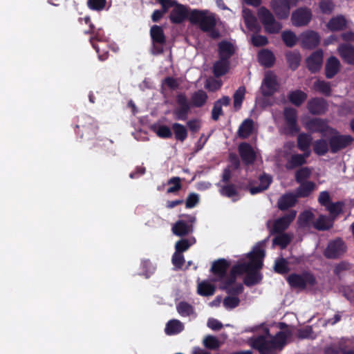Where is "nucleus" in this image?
<instances>
[{
    "label": "nucleus",
    "mask_w": 354,
    "mask_h": 354,
    "mask_svg": "<svg viewBox=\"0 0 354 354\" xmlns=\"http://www.w3.org/2000/svg\"><path fill=\"white\" fill-rule=\"evenodd\" d=\"M265 256L264 250L260 247H255L252 252L248 253V262H243L234 266L228 277L231 282H236V277L243 273H247L244 279V283L247 286H252L260 282L261 275L258 272L261 269L263 263L262 259Z\"/></svg>",
    "instance_id": "f257e3e1"
},
{
    "label": "nucleus",
    "mask_w": 354,
    "mask_h": 354,
    "mask_svg": "<svg viewBox=\"0 0 354 354\" xmlns=\"http://www.w3.org/2000/svg\"><path fill=\"white\" fill-rule=\"evenodd\" d=\"M260 330L261 332L257 335L250 337L248 342L250 346L258 350L261 354H273L275 350H281L286 344L287 337L284 332L280 331L272 336L270 334L267 328L257 326L251 330Z\"/></svg>",
    "instance_id": "f03ea898"
},
{
    "label": "nucleus",
    "mask_w": 354,
    "mask_h": 354,
    "mask_svg": "<svg viewBox=\"0 0 354 354\" xmlns=\"http://www.w3.org/2000/svg\"><path fill=\"white\" fill-rule=\"evenodd\" d=\"M230 266V262L223 259V290L227 295L223 299V304L227 309H233L239 305V295L243 292L244 288L241 283L231 282L228 277H225V270Z\"/></svg>",
    "instance_id": "7ed1b4c3"
},
{
    "label": "nucleus",
    "mask_w": 354,
    "mask_h": 354,
    "mask_svg": "<svg viewBox=\"0 0 354 354\" xmlns=\"http://www.w3.org/2000/svg\"><path fill=\"white\" fill-rule=\"evenodd\" d=\"M189 21L192 24L198 26L203 32L212 30L216 24L214 15L207 10H192L189 12Z\"/></svg>",
    "instance_id": "20e7f679"
},
{
    "label": "nucleus",
    "mask_w": 354,
    "mask_h": 354,
    "mask_svg": "<svg viewBox=\"0 0 354 354\" xmlns=\"http://www.w3.org/2000/svg\"><path fill=\"white\" fill-rule=\"evenodd\" d=\"M77 129V133L81 138L85 137L90 139L96 136L98 131V126L93 118L83 114L77 118V124L75 126Z\"/></svg>",
    "instance_id": "39448f33"
},
{
    "label": "nucleus",
    "mask_w": 354,
    "mask_h": 354,
    "mask_svg": "<svg viewBox=\"0 0 354 354\" xmlns=\"http://www.w3.org/2000/svg\"><path fill=\"white\" fill-rule=\"evenodd\" d=\"M258 17L263 25L265 31L269 34L278 33L282 28L281 23L277 21L272 13L266 8L261 7L258 10Z\"/></svg>",
    "instance_id": "423d86ee"
},
{
    "label": "nucleus",
    "mask_w": 354,
    "mask_h": 354,
    "mask_svg": "<svg viewBox=\"0 0 354 354\" xmlns=\"http://www.w3.org/2000/svg\"><path fill=\"white\" fill-rule=\"evenodd\" d=\"M150 37L152 41V53L160 55L163 53V46L166 43V37L163 28L158 25H153L150 29Z\"/></svg>",
    "instance_id": "0eeeda50"
},
{
    "label": "nucleus",
    "mask_w": 354,
    "mask_h": 354,
    "mask_svg": "<svg viewBox=\"0 0 354 354\" xmlns=\"http://www.w3.org/2000/svg\"><path fill=\"white\" fill-rule=\"evenodd\" d=\"M185 219L178 220L172 227L174 234L178 236L188 235L193 232V223L196 221V216L194 215H183Z\"/></svg>",
    "instance_id": "6e6552de"
},
{
    "label": "nucleus",
    "mask_w": 354,
    "mask_h": 354,
    "mask_svg": "<svg viewBox=\"0 0 354 354\" xmlns=\"http://www.w3.org/2000/svg\"><path fill=\"white\" fill-rule=\"evenodd\" d=\"M287 280L291 287L299 289H304L307 286H314L315 283V278L309 272L291 274Z\"/></svg>",
    "instance_id": "1a4fd4ad"
},
{
    "label": "nucleus",
    "mask_w": 354,
    "mask_h": 354,
    "mask_svg": "<svg viewBox=\"0 0 354 354\" xmlns=\"http://www.w3.org/2000/svg\"><path fill=\"white\" fill-rule=\"evenodd\" d=\"M297 0H272L270 8L279 19H287L291 6H296Z\"/></svg>",
    "instance_id": "9d476101"
},
{
    "label": "nucleus",
    "mask_w": 354,
    "mask_h": 354,
    "mask_svg": "<svg viewBox=\"0 0 354 354\" xmlns=\"http://www.w3.org/2000/svg\"><path fill=\"white\" fill-rule=\"evenodd\" d=\"M176 102L178 105L174 111L175 118L178 120L185 121L187 119L192 106L188 102L185 93H179L176 96Z\"/></svg>",
    "instance_id": "9b49d317"
},
{
    "label": "nucleus",
    "mask_w": 354,
    "mask_h": 354,
    "mask_svg": "<svg viewBox=\"0 0 354 354\" xmlns=\"http://www.w3.org/2000/svg\"><path fill=\"white\" fill-rule=\"evenodd\" d=\"M283 117L286 124V133L295 135L299 131L296 109L292 107L285 108L283 110Z\"/></svg>",
    "instance_id": "f8f14e48"
},
{
    "label": "nucleus",
    "mask_w": 354,
    "mask_h": 354,
    "mask_svg": "<svg viewBox=\"0 0 354 354\" xmlns=\"http://www.w3.org/2000/svg\"><path fill=\"white\" fill-rule=\"evenodd\" d=\"M346 251V246L341 239H335L328 243L324 251L327 259H337L343 255Z\"/></svg>",
    "instance_id": "ddd939ff"
},
{
    "label": "nucleus",
    "mask_w": 354,
    "mask_h": 354,
    "mask_svg": "<svg viewBox=\"0 0 354 354\" xmlns=\"http://www.w3.org/2000/svg\"><path fill=\"white\" fill-rule=\"evenodd\" d=\"M353 141V138L348 135L334 134L329 140L330 151L337 153L339 150L350 145Z\"/></svg>",
    "instance_id": "4468645a"
},
{
    "label": "nucleus",
    "mask_w": 354,
    "mask_h": 354,
    "mask_svg": "<svg viewBox=\"0 0 354 354\" xmlns=\"http://www.w3.org/2000/svg\"><path fill=\"white\" fill-rule=\"evenodd\" d=\"M312 18V12L307 8H299L294 11L291 16L292 23L294 26L300 27L306 26Z\"/></svg>",
    "instance_id": "2eb2a0df"
},
{
    "label": "nucleus",
    "mask_w": 354,
    "mask_h": 354,
    "mask_svg": "<svg viewBox=\"0 0 354 354\" xmlns=\"http://www.w3.org/2000/svg\"><path fill=\"white\" fill-rule=\"evenodd\" d=\"M277 89V76L272 72H267L261 86V93L264 96H270Z\"/></svg>",
    "instance_id": "dca6fc26"
},
{
    "label": "nucleus",
    "mask_w": 354,
    "mask_h": 354,
    "mask_svg": "<svg viewBox=\"0 0 354 354\" xmlns=\"http://www.w3.org/2000/svg\"><path fill=\"white\" fill-rule=\"evenodd\" d=\"M175 8L171 11L169 19L174 24H180L185 19H189V12L186 6L174 2Z\"/></svg>",
    "instance_id": "f3484780"
},
{
    "label": "nucleus",
    "mask_w": 354,
    "mask_h": 354,
    "mask_svg": "<svg viewBox=\"0 0 354 354\" xmlns=\"http://www.w3.org/2000/svg\"><path fill=\"white\" fill-rule=\"evenodd\" d=\"M223 75L228 73L230 69L231 62L229 59L235 53V47L233 44L223 41Z\"/></svg>",
    "instance_id": "a211bd4d"
},
{
    "label": "nucleus",
    "mask_w": 354,
    "mask_h": 354,
    "mask_svg": "<svg viewBox=\"0 0 354 354\" xmlns=\"http://www.w3.org/2000/svg\"><path fill=\"white\" fill-rule=\"evenodd\" d=\"M296 211L291 210L283 216L274 221L273 224V232H283L286 230L296 216Z\"/></svg>",
    "instance_id": "6ab92c4d"
},
{
    "label": "nucleus",
    "mask_w": 354,
    "mask_h": 354,
    "mask_svg": "<svg viewBox=\"0 0 354 354\" xmlns=\"http://www.w3.org/2000/svg\"><path fill=\"white\" fill-rule=\"evenodd\" d=\"M301 41L303 47L306 48H313L319 44L320 37L316 32L309 30L301 35Z\"/></svg>",
    "instance_id": "aec40b11"
},
{
    "label": "nucleus",
    "mask_w": 354,
    "mask_h": 354,
    "mask_svg": "<svg viewBox=\"0 0 354 354\" xmlns=\"http://www.w3.org/2000/svg\"><path fill=\"white\" fill-rule=\"evenodd\" d=\"M323 62V52L317 50L306 59L307 67L312 73L319 71Z\"/></svg>",
    "instance_id": "412c9836"
},
{
    "label": "nucleus",
    "mask_w": 354,
    "mask_h": 354,
    "mask_svg": "<svg viewBox=\"0 0 354 354\" xmlns=\"http://www.w3.org/2000/svg\"><path fill=\"white\" fill-rule=\"evenodd\" d=\"M307 107L312 114L320 115L327 110V104L322 98H314L308 102Z\"/></svg>",
    "instance_id": "4be33fe9"
},
{
    "label": "nucleus",
    "mask_w": 354,
    "mask_h": 354,
    "mask_svg": "<svg viewBox=\"0 0 354 354\" xmlns=\"http://www.w3.org/2000/svg\"><path fill=\"white\" fill-rule=\"evenodd\" d=\"M239 151L243 161L245 164H251L254 161L256 154L249 144L241 143L239 147Z\"/></svg>",
    "instance_id": "5701e85b"
},
{
    "label": "nucleus",
    "mask_w": 354,
    "mask_h": 354,
    "mask_svg": "<svg viewBox=\"0 0 354 354\" xmlns=\"http://www.w3.org/2000/svg\"><path fill=\"white\" fill-rule=\"evenodd\" d=\"M338 52L345 62L349 64H354V46L343 44L339 46Z\"/></svg>",
    "instance_id": "b1692460"
},
{
    "label": "nucleus",
    "mask_w": 354,
    "mask_h": 354,
    "mask_svg": "<svg viewBox=\"0 0 354 354\" xmlns=\"http://www.w3.org/2000/svg\"><path fill=\"white\" fill-rule=\"evenodd\" d=\"M162 6V10H155L151 15V19L153 22L160 21L163 15L169 10V9L174 6V2L171 0H156Z\"/></svg>",
    "instance_id": "393cba45"
},
{
    "label": "nucleus",
    "mask_w": 354,
    "mask_h": 354,
    "mask_svg": "<svg viewBox=\"0 0 354 354\" xmlns=\"http://www.w3.org/2000/svg\"><path fill=\"white\" fill-rule=\"evenodd\" d=\"M310 152L304 153V154L292 155L286 164L287 169H293L296 167L303 165L306 163V159L309 156Z\"/></svg>",
    "instance_id": "a878e982"
},
{
    "label": "nucleus",
    "mask_w": 354,
    "mask_h": 354,
    "mask_svg": "<svg viewBox=\"0 0 354 354\" xmlns=\"http://www.w3.org/2000/svg\"><path fill=\"white\" fill-rule=\"evenodd\" d=\"M297 198L298 197L295 193H288L283 195L277 202L279 209L285 210L294 206L297 201Z\"/></svg>",
    "instance_id": "bb28decb"
},
{
    "label": "nucleus",
    "mask_w": 354,
    "mask_h": 354,
    "mask_svg": "<svg viewBox=\"0 0 354 354\" xmlns=\"http://www.w3.org/2000/svg\"><path fill=\"white\" fill-rule=\"evenodd\" d=\"M207 93L202 89L194 91L190 97V105L193 107L201 108L203 106L207 100Z\"/></svg>",
    "instance_id": "cd10ccee"
},
{
    "label": "nucleus",
    "mask_w": 354,
    "mask_h": 354,
    "mask_svg": "<svg viewBox=\"0 0 354 354\" xmlns=\"http://www.w3.org/2000/svg\"><path fill=\"white\" fill-rule=\"evenodd\" d=\"M339 61L335 57H330L325 66L326 76L327 78H333L339 70Z\"/></svg>",
    "instance_id": "c85d7f7f"
},
{
    "label": "nucleus",
    "mask_w": 354,
    "mask_h": 354,
    "mask_svg": "<svg viewBox=\"0 0 354 354\" xmlns=\"http://www.w3.org/2000/svg\"><path fill=\"white\" fill-rule=\"evenodd\" d=\"M299 183L300 185L295 192L298 198L307 197L315 189V184L312 181H304Z\"/></svg>",
    "instance_id": "c756f323"
},
{
    "label": "nucleus",
    "mask_w": 354,
    "mask_h": 354,
    "mask_svg": "<svg viewBox=\"0 0 354 354\" xmlns=\"http://www.w3.org/2000/svg\"><path fill=\"white\" fill-rule=\"evenodd\" d=\"M333 220L330 217L320 215L313 223V227L320 231L328 230L333 227Z\"/></svg>",
    "instance_id": "7c9ffc66"
},
{
    "label": "nucleus",
    "mask_w": 354,
    "mask_h": 354,
    "mask_svg": "<svg viewBox=\"0 0 354 354\" xmlns=\"http://www.w3.org/2000/svg\"><path fill=\"white\" fill-rule=\"evenodd\" d=\"M243 17L247 27L250 30L257 31L260 29V26L257 23L256 17L252 15L250 10L243 9Z\"/></svg>",
    "instance_id": "2f4dec72"
},
{
    "label": "nucleus",
    "mask_w": 354,
    "mask_h": 354,
    "mask_svg": "<svg viewBox=\"0 0 354 354\" xmlns=\"http://www.w3.org/2000/svg\"><path fill=\"white\" fill-rule=\"evenodd\" d=\"M260 183L257 186H251L250 187V192L252 194H256L267 189L272 181L271 176L268 175H263L259 178Z\"/></svg>",
    "instance_id": "473e14b6"
},
{
    "label": "nucleus",
    "mask_w": 354,
    "mask_h": 354,
    "mask_svg": "<svg viewBox=\"0 0 354 354\" xmlns=\"http://www.w3.org/2000/svg\"><path fill=\"white\" fill-rule=\"evenodd\" d=\"M183 329V324L179 320L172 319L167 323L165 332L168 335H172L180 333Z\"/></svg>",
    "instance_id": "72a5a7b5"
},
{
    "label": "nucleus",
    "mask_w": 354,
    "mask_h": 354,
    "mask_svg": "<svg viewBox=\"0 0 354 354\" xmlns=\"http://www.w3.org/2000/svg\"><path fill=\"white\" fill-rule=\"evenodd\" d=\"M216 290V286L209 281L205 280L198 284L197 292L202 296L213 295Z\"/></svg>",
    "instance_id": "f704fd0d"
},
{
    "label": "nucleus",
    "mask_w": 354,
    "mask_h": 354,
    "mask_svg": "<svg viewBox=\"0 0 354 354\" xmlns=\"http://www.w3.org/2000/svg\"><path fill=\"white\" fill-rule=\"evenodd\" d=\"M313 89L326 96L331 95V85L328 82L317 80L313 84Z\"/></svg>",
    "instance_id": "c9c22d12"
},
{
    "label": "nucleus",
    "mask_w": 354,
    "mask_h": 354,
    "mask_svg": "<svg viewBox=\"0 0 354 354\" xmlns=\"http://www.w3.org/2000/svg\"><path fill=\"white\" fill-rule=\"evenodd\" d=\"M288 97L292 104L299 106L306 100L307 95L301 90H296L290 92Z\"/></svg>",
    "instance_id": "e433bc0d"
},
{
    "label": "nucleus",
    "mask_w": 354,
    "mask_h": 354,
    "mask_svg": "<svg viewBox=\"0 0 354 354\" xmlns=\"http://www.w3.org/2000/svg\"><path fill=\"white\" fill-rule=\"evenodd\" d=\"M172 129L174 131L175 139L181 142H184L188 135L186 127L180 123H174L172 124Z\"/></svg>",
    "instance_id": "4c0bfd02"
},
{
    "label": "nucleus",
    "mask_w": 354,
    "mask_h": 354,
    "mask_svg": "<svg viewBox=\"0 0 354 354\" xmlns=\"http://www.w3.org/2000/svg\"><path fill=\"white\" fill-rule=\"evenodd\" d=\"M312 137L310 135L306 133H301L297 137V146L299 149L304 153L309 151V147L312 142Z\"/></svg>",
    "instance_id": "58836bf2"
},
{
    "label": "nucleus",
    "mask_w": 354,
    "mask_h": 354,
    "mask_svg": "<svg viewBox=\"0 0 354 354\" xmlns=\"http://www.w3.org/2000/svg\"><path fill=\"white\" fill-rule=\"evenodd\" d=\"M259 61L266 67H270L274 62V57L272 53L268 50H262L259 53Z\"/></svg>",
    "instance_id": "ea45409f"
},
{
    "label": "nucleus",
    "mask_w": 354,
    "mask_h": 354,
    "mask_svg": "<svg viewBox=\"0 0 354 354\" xmlns=\"http://www.w3.org/2000/svg\"><path fill=\"white\" fill-rule=\"evenodd\" d=\"M277 234L272 240L273 245H277L281 247V248H285L291 241L292 236L283 232H278Z\"/></svg>",
    "instance_id": "a19ab883"
},
{
    "label": "nucleus",
    "mask_w": 354,
    "mask_h": 354,
    "mask_svg": "<svg viewBox=\"0 0 354 354\" xmlns=\"http://www.w3.org/2000/svg\"><path fill=\"white\" fill-rule=\"evenodd\" d=\"M203 345L207 351H214L220 347V342L216 337L207 335L203 340Z\"/></svg>",
    "instance_id": "79ce46f5"
},
{
    "label": "nucleus",
    "mask_w": 354,
    "mask_h": 354,
    "mask_svg": "<svg viewBox=\"0 0 354 354\" xmlns=\"http://www.w3.org/2000/svg\"><path fill=\"white\" fill-rule=\"evenodd\" d=\"M106 39L104 31L101 28H95L93 36H91L89 41L96 53H99V46L95 41H104Z\"/></svg>",
    "instance_id": "37998d69"
},
{
    "label": "nucleus",
    "mask_w": 354,
    "mask_h": 354,
    "mask_svg": "<svg viewBox=\"0 0 354 354\" xmlns=\"http://www.w3.org/2000/svg\"><path fill=\"white\" fill-rule=\"evenodd\" d=\"M344 206V203L342 201H337L336 203L331 202L326 209L330 213V217L334 219L342 212V208Z\"/></svg>",
    "instance_id": "c03bdc74"
},
{
    "label": "nucleus",
    "mask_w": 354,
    "mask_h": 354,
    "mask_svg": "<svg viewBox=\"0 0 354 354\" xmlns=\"http://www.w3.org/2000/svg\"><path fill=\"white\" fill-rule=\"evenodd\" d=\"M253 129V121L251 119L245 120L240 125L239 134L240 137L246 138L250 135Z\"/></svg>",
    "instance_id": "a18cd8bd"
},
{
    "label": "nucleus",
    "mask_w": 354,
    "mask_h": 354,
    "mask_svg": "<svg viewBox=\"0 0 354 354\" xmlns=\"http://www.w3.org/2000/svg\"><path fill=\"white\" fill-rule=\"evenodd\" d=\"M308 127L313 131L324 132L328 129V127L324 120L319 118L311 120L308 123Z\"/></svg>",
    "instance_id": "49530a36"
},
{
    "label": "nucleus",
    "mask_w": 354,
    "mask_h": 354,
    "mask_svg": "<svg viewBox=\"0 0 354 354\" xmlns=\"http://www.w3.org/2000/svg\"><path fill=\"white\" fill-rule=\"evenodd\" d=\"M286 59L289 66L295 70L300 64L301 55L297 51L288 52L286 53Z\"/></svg>",
    "instance_id": "de8ad7c7"
},
{
    "label": "nucleus",
    "mask_w": 354,
    "mask_h": 354,
    "mask_svg": "<svg viewBox=\"0 0 354 354\" xmlns=\"http://www.w3.org/2000/svg\"><path fill=\"white\" fill-rule=\"evenodd\" d=\"M314 218V214L310 211H305L300 214L298 223L302 227H310Z\"/></svg>",
    "instance_id": "09e8293b"
},
{
    "label": "nucleus",
    "mask_w": 354,
    "mask_h": 354,
    "mask_svg": "<svg viewBox=\"0 0 354 354\" xmlns=\"http://www.w3.org/2000/svg\"><path fill=\"white\" fill-rule=\"evenodd\" d=\"M167 185H170L167 189V194H174L182 189L181 179L178 176H174L169 179Z\"/></svg>",
    "instance_id": "8fccbe9b"
},
{
    "label": "nucleus",
    "mask_w": 354,
    "mask_h": 354,
    "mask_svg": "<svg viewBox=\"0 0 354 354\" xmlns=\"http://www.w3.org/2000/svg\"><path fill=\"white\" fill-rule=\"evenodd\" d=\"M346 26V20L342 16L331 19L328 23V28L331 30H339Z\"/></svg>",
    "instance_id": "3c124183"
},
{
    "label": "nucleus",
    "mask_w": 354,
    "mask_h": 354,
    "mask_svg": "<svg viewBox=\"0 0 354 354\" xmlns=\"http://www.w3.org/2000/svg\"><path fill=\"white\" fill-rule=\"evenodd\" d=\"M329 147L326 140L320 139L314 142L313 150L317 155L322 156L328 152Z\"/></svg>",
    "instance_id": "603ef678"
},
{
    "label": "nucleus",
    "mask_w": 354,
    "mask_h": 354,
    "mask_svg": "<svg viewBox=\"0 0 354 354\" xmlns=\"http://www.w3.org/2000/svg\"><path fill=\"white\" fill-rule=\"evenodd\" d=\"M217 53L218 59L213 65L212 73L214 77L219 78L221 77V41L217 44Z\"/></svg>",
    "instance_id": "864d4df0"
},
{
    "label": "nucleus",
    "mask_w": 354,
    "mask_h": 354,
    "mask_svg": "<svg viewBox=\"0 0 354 354\" xmlns=\"http://www.w3.org/2000/svg\"><path fill=\"white\" fill-rule=\"evenodd\" d=\"M274 270L279 274H286L289 272L288 262L286 259L281 258L275 261Z\"/></svg>",
    "instance_id": "5fc2aeb1"
},
{
    "label": "nucleus",
    "mask_w": 354,
    "mask_h": 354,
    "mask_svg": "<svg viewBox=\"0 0 354 354\" xmlns=\"http://www.w3.org/2000/svg\"><path fill=\"white\" fill-rule=\"evenodd\" d=\"M176 308L178 313L183 317L189 316L194 312L192 306L185 301H180Z\"/></svg>",
    "instance_id": "6e6d98bb"
},
{
    "label": "nucleus",
    "mask_w": 354,
    "mask_h": 354,
    "mask_svg": "<svg viewBox=\"0 0 354 354\" xmlns=\"http://www.w3.org/2000/svg\"><path fill=\"white\" fill-rule=\"evenodd\" d=\"M281 37L283 42L288 47L294 46L297 41V38L294 32L292 31H284L281 34Z\"/></svg>",
    "instance_id": "4d7b16f0"
},
{
    "label": "nucleus",
    "mask_w": 354,
    "mask_h": 354,
    "mask_svg": "<svg viewBox=\"0 0 354 354\" xmlns=\"http://www.w3.org/2000/svg\"><path fill=\"white\" fill-rule=\"evenodd\" d=\"M245 89L244 87H239L234 94V107L235 110L241 108L243 100L244 98Z\"/></svg>",
    "instance_id": "13d9d810"
},
{
    "label": "nucleus",
    "mask_w": 354,
    "mask_h": 354,
    "mask_svg": "<svg viewBox=\"0 0 354 354\" xmlns=\"http://www.w3.org/2000/svg\"><path fill=\"white\" fill-rule=\"evenodd\" d=\"M312 173V170L308 167H302L295 173V180L297 183L306 181Z\"/></svg>",
    "instance_id": "bf43d9fd"
},
{
    "label": "nucleus",
    "mask_w": 354,
    "mask_h": 354,
    "mask_svg": "<svg viewBox=\"0 0 354 354\" xmlns=\"http://www.w3.org/2000/svg\"><path fill=\"white\" fill-rule=\"evenodd\" d=\"M210 272L215 276L214 279L212 281H219L221 279V259L216 260L212 266Z\"/></svg>",
    "instance_id": "052dcab7"
},
{
    "label": "nucleus",
    "mask_w": 354,
    "mask_h": 354,
    "mask_svg": "<svg viewBox=\"0 0 354 354\" xmlns=\"http://www.w3.org/2000/svg\"><path fill=\"white\" fill-rule=\"evenodd\" d=\"M200 201L199 195L196 193L192 192L188 194L185 203L187 209H191L196 207Z\"/></svg>",
    "instance_id": "680f3d73"
},
{
    "label": "nucleus",
    "mask_w": 354,
    "mask_h": 354,
    "mask_svg": "<svg viewBox=\"0 0 354 354\" xmlns=\"http://www.w3.org/2000/svg\"><path fill=\"white\" fill-rule=\"evenodd\" d=\"M221 82L220 80H216L214 77H209L206 80L205 88L209 91H215L220 88Z\"/></svg>",
    "instance_id": "e2e57ef3"
},
{
    "label": "nucleus",
    "mask_w": 354,
    "mask_h": 354,
    "mask_svg": "<svg viewBox=\"0 0 354 354\" xmlns=\"http://www.w3.org/2000/svg\"><path fill=\"white\" fill-rule=\"evenodd\" d=\"M106 4V0H88V7L93 10L100 11L103 10Z\"/></svg>",
    "instance_id": "0e129e2a"
},
{
    "label": "nucleus",
    "mask_w": 354,
    "mask_h": 354,
    "mask_svg": "<svg viewBox=\"0 0 354 354\" xmlns=\"http://www.w3.org/2000/svg\"><path fill=\"white\" fill-rule=\"evenodd\" d=\"M171 262L176 269H181L185 263V258L183 253L175 252L172 255Z\"/></svg>",
    "instance_id": "69168bd1"
},
{
    "label": "nucleus",
    "mask_w": 354,
    "mask_h": 354,
    "mask_svg": "<svg viewBox=\"0 0 354 354\" xmlns=\"http://www.w3.org/2000/svg\"><path fill=\"white\" fill-rule=\"evenodd\" d=\"M192 245V243L189 242L188 239H182L178 241L175 244V252L183 253L187 251L189 247Z\"/></svg>",
    "instance_id": "338daca9"
},
{
    "label": "nucleus",
    "mask_w": 354,
    "mask_h": 354,
    "mask_svg": "<svg viewBox=\"0 0 354 354\" xmlns=\"http://www.w3.org/2000/svg\"><path fill=\"white\" fill-rule=\"evenodd\" d=\"M156 135L161 138L167 139L172 137L170 128L166 125H160L156 131Z\"/></svg>",
    "instance_id": "774afa93"
}]
</instances>
